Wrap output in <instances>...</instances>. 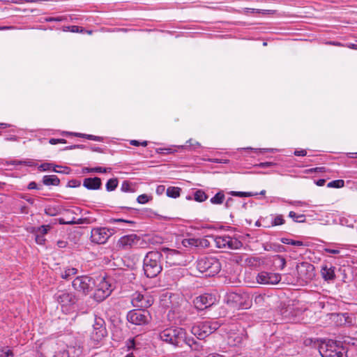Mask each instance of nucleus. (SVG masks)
I'll use <instances>...</instances> for the list:
<instances>
[{"label": "nucleus", "mask_w": 357, "mask_h": 357, "mask_svg": "<svg viewBox=\"0 0 357 357\" xmlns=\"http://www.w3.org/2000/svg\"><path fill=\"white\" fill-rule=\"evenodd\" d=\"M317 344L321 357H347V351L340 342L333 340H314V347Z\"/></svg>", "instance_id": "1"}, {"label": "nucleus", "mask_w": 357, "mask_h": 357, "mask_svg": "<svg viewBox=\"0 0 357 357\" xmlns=\"http://www.w3.org/2000/svg\"><path fill=\"white\" fill-rule=\"evenodd\" d=\"M162 253L158 251H150L146 253L143 260L144 275L149 278L156 277L162 270Z\"/></svg>", "instance_id": "2"}, {"label": "nucleus", "mask_w": 357, "mask_h": 357, "mask_svg": "<svg viewBox=\"0 0 357 357\" xmlns=\"http://www.w3.org/2000/svg\"><path fill=\"white\" fill-rule=\"evenodd\" d=\"M159 338L175 347H181L186 342V332L183 328L172 326L160 332Z\"/></svg>", "instance_id": "3"}, {"label": "nucleus", "mask_w": 357, "mask_h": 357, "mask_svg": "<svg viewBox=\"0 0 357 357\" xmlns=\"http://www.w3.org/2000/svg\"><path fill=\"white\" fill-rule=\"evenodd\" d=\"M196 267L204 277H213L220 271L222 266L217 258L208 256L199 257Z\"/></svg>", "instance_id": "4"}, {"label": "nucleus", "mask_w": 357, "mask_h": 357, "mask_svg": "<svg viewBox=\"0 0 357 357\" xmlns=\"http://www.w3.org/2000/svg\"><path fill=\"white\" fill-rule=\"evenodd\" d=\"M305 310V308H303L299 301H290L287 303L283 304L280 309V314L284 321L297 322L303 319L301 316Z\"/></svg>", "instance_id": "5"}, {"label": "nucleus", "mask_w": 357, "mask_h": 357, "mask_svg": "<svg viewBox=\"0 0 357 357\" xmlns=\"http://www.w3.org/2000/svg\"><path fill=\"white\" fill-rule=\"evenodd\" d=\"M54 298L61 305V310L65 314H69L75 311L78 297L74 292L67 290H58Z\"/></svg>", "instance_id": "6"}, {"label": "nucleus", "mask_w": 357, "mask_h": 357, "mask_svg": "<svg viewBox=\"0 0 357 357\" xmlns=\"http://www.w3.org/2000/svg\"><path fill=\"white\" fill-rule=\"evenodd\" d=\"M226 303L233 307L248 309L251 307L252 296L241 290L231 291L225 296Z\"/></svg>", "instance_id": "7"}, {"label": "nucleus", "mask_w": 357, "mask_h": 357, "mask_svg": "<svg viewBox=\"0 0 357 357\" xmlns=\"http://www.w3.org/2000/svg\"><path fill=\"white\" fill-rule=\"evenodd\" d=\"M161 252L165 255L166 263L169 266H187L192 260V256L174 249L162 248Z\"/></svg>", "instance_id": "8"}, {"label": "nucleus", "mask_w": 357, "mask_h": 357, "mask_svg": "<svg viewBox=\"0 0 357 357\" xmlns=\"http://www.w3.org/2000/svg\"><path fill=\"white\" fill-rule=\"evenodd\" d=\"M107 335L105 320L98 316H95L94 323L92 326V331L90 335V340L92 347H97L99 343Z\"/></svg>", "instance_id": "9"}, {"label": "nucleus", "mask_w": 357, "mask_h": 357, "mask_svg": "<svg viewBox=\"0 0 357 357\" xmlns=\"http://www.w3.org/2000/svg\"><path fill=\"white\" fill-rule=\"evenodd\" d=\"M220 326L215 321H204L193 326L191 331L198 339L202 340L218 330Z\"/></svg>", "instance_id": "10"}, {"label": "nucleus", "mask_w": 357, "mask_h": 357, "mask_svg": "<svg viewBox=\"0 0 357 357\" xmlns=\"http://www.w3.org/2000/svg\"><path fill=\"white\" fill-rule=\"evenodd\" d=\"M113 291V286L111 281L107 278H101L98 282L96 281L94 287L93 298L100 303L107 298Z\"/></svg>", "instance_id": "11"}, {"label": "nucleus", "mask_w": 357, "mask_h": 357, "mask_svg": "<svg viewBox=\"0 0 357 357\" xmlns=\"http://www.w3.org/2000/svg\"><path fill=\"white\" fill-rule=\"evenodd\" d=\"M95 285L96 280L87 275L77 276L72 282L73 289L85 296L94 289Z\"/></svg>", "instance_id": "12"}, {"label": "nucleus", "mask_w": 357, "mask_h": 357, "mask_svg": "<svg viewBox=\"0 0 357 357\" xmlns=\"http://www.w3.org/2000/svg\"><path fill=\"white\" fill-rule=\"evenodd\" d=\"M115 232L116 230L114 228L105 227H93L91 231L90 241L96 244H105Z\"/></svg>", "instance_id": "13"}, {"label": "nucleus", "mask_w": 357, "mask_h": 357, "mask_svg": "<svg viewBox=\"0 0 357 357\" xmlns=\"http://www.w3.org/2000/svg\"><path fill=\"white\" fill-rule=\"evenodd\" d=\"M151 315L147 310L135 309L130 310L127 314V320L132 324L143 326L151 321Z\"/></svg>", "instance_id": "14"}, {"label": "nucleus", "mask_w": 357, "mask_h": 357, "mask_svg": "<svg viewBox=\"0 0 357 357\" xmlns=\"http://www.w3.org/2000/svg\"><path fill=\"white\" fill-rule=\"evenodd\" d=\"M142 243V238L135 234L121 236L118 242L117 246L121 250H129L139 246Z\"/></svg>", "instance_id": "15"}, {"label": "nucleus", "mask_w": 357, "mask_h": 357, "mask_svg": "<svg viewBox=\"0 0 357 357\" xmlns=\"http://www.w3.org/2000/svg\"><path fill=\"white\" fill-rule=\"evenodd\" d=\"M281 279V274L268 271H261L256 277L257 282L259 284L266 285L278 284Z\"/></svg>", "instance_id": "16"}, {"label": "nucleus", "mask_w": 357, "mask_h": 357, "mask_svg": "<svg viewBox=\"0 0 357 357\" xmlns=\"http://www.w3.org/2000/svg\"><path fill=\"white\" fill-rule=\"evenodd\" d=\"M131 303L133 307L142 310L151 306L153 303V300L148 295H144L141 293L135 292L132 296Z\"/></svg>", "instance_id": "17"}, {"label": "nucleus", "mask_w": 357, "mask_h": 357, "mask_svg": "<svg viewBox=\"0 0 357 357\" xmlns=\"http://www.w3.org/2000/svg\"><path fill=\"white\" fill-rule=\"evenodd\" d=\"M216 301L215 297L210 294H204L196 297L193 303L199 310H203L213 305Z\"/></svg>", "instance_id": "18"}, {"label": "nucleus", "mask_w": 357, "mask_h": 357, "mask_svg": "<svg viewBox=\"0 0 357 357\" xmlns=\"http://www.w3.org/2000/svg\"><path fill=\"white\" fill-rule=\"evenodd\" d=\"M83 346L80 342H76L75 345L68 347V349H63L55 353L54 357H79L82 354Z\"/></svg>", "instance_id": "19"}, {"label": "nucleus", "mask_w": 357, "mask_h": 357, "mask_svg": "<svg viewBox=\"0 0 357 357\" xmlns=\"http://www.w3.org/2000/svg\"><path fill=\"white\" fill-rule=\"evenodd\" d=\"M331 318L337 326L349 327L353 325V316L347 312L332 314Z\"/></svg>", "instance_id": "20"}, {"label": "nucleus", "mask_w": 357, "mask_h": 357, "mask_svg": "<svg viewBox=\"0 0 357 357\" xmlns=\"http://www.w3.org/2000/svg\"><path fill=\"white\" fill-rule=\"evenodd\" d=\"M335 269L331 264H323L320 270L322 278L328 282L333 281L335 279Z\"/></svg>", "instance_id": "21"}, {"label": "nucleus", "mask_w": 357, "mask_h": 357, "mask_svg": "<svg viewBox=\"0 0 357 357\" xmlns=\"http://www.w3.org/2000/svg\"><path fill=\"white\" fill-rule=\"evenodd\" d=\"M83 186L90 190H99L102 186V181L99 177L86 178L83 181Z\"/></svg>", "instance_id": "22"}, {"label": "nucleus", "mask_w": 357, "mask_h": 357, "mask_svg": "<svg viewBox=\"0 0 357 357\" xmlns=\"http://www.w3.org/2000/svg\"><path fill=\"white\" fill-rule=\"evenodd\" d=\"M109 224H119L121 225L120 229L126 230L128 229L127 226L133 227L135 225V222L133 220H126L123 218H110L108 220Z\"/></svg>", "instance_id": "23"}, {"label": "nucleus", "mask_w": 357, "mask_h": 357, "mask_svg": "<svg viewBox=\"0 0 357 357\" xmlns=\"http://www.w3.org/2000/svg\"><path fill=\"white\" fill-rule=\"evenodd\" d=\"M206 242V240L195 238H183L181 241V244L189 248H197L203 245V242Z\"/></svg>", "instance_id": "24"}, {"label": "nucleus", "mask_w": 357, "mask_h": 357, "mask_svg": "<svg viewBox=\"0 0 357 357\" xmlns=\"http://www.w3.org/2000/svg\"><path fill=\"white\" fill-rule=\"evenodd\" d=\"M243 246L242 242L235 237L228 236L227 244H226L225 248L230 250H237Z\"/></svg>", "instance_id": "25"}, {"label": "nucleus", "mask_w": 357, "mask_h": 357, "mask_svg": "<svg viewBox=\"0 0 357 357\" xmlns=\"http://www.w3.org/2000/svg\"><path fill=\"white\" fill-rule=\"evenodd\" d=\"M43 183L47 186H57L60 184V180L56 175H45L43 177Z\"/></svg>", "instance_id": "26"}, {"label": "nucleus", "mask_w": 357, "mask_h": 357, "mask_svg": "<svg viewBox=\"0 0 357 357\" xmlns=\"http://www.w3.org/2000/svg\"><path fill=\"white\" fill-rule=\"evenodd\" d=\"M225 199V195L224 192L222 190H220L210 199V202L212 204L220 205L224 202Z\"/></svg>", "instance_id": "27"}, {"label": "nucleus", "mask_w": 357, "mask_h": 357, "mask_svg": "<svg viewBox=\"0 0 357 357\" xmlns=\"http://www.w3.org/2000/svg\"><path fill=\"white\" fill-rule=\"evenodd\" d=\"M184 344L188 345L191 348V349L194 351H199L203 349V346L199 342L195 340L193 338L186 337V342H185Z\"/></svg>", "instance_id": "28"}, {"label": "nucleus", "mask_w": 357, "mask_h": 357, "mask_svg": "<svg viewBox=\"0 0 357 357\" xmlns=\"http://www.w3.org/2000/svg\"><path fill=\"white\" fill-rule=\"evenodd\" d=\"M228 235L217 236L214 238L215 245L219 248H225Z\"/></svg>", "instance_id": "29"}, {"label": "nucleus", "mask_w": 357, "mask_h": 357, "mask_svg": "<svg viewBox=\"0 0 357 357\" xmlns=\"http://www.w3.org/2000/svg\"><path fill=\"white\" fill-rule=\"evenodd\" d=\"M111 168H106L102 167H84L82 170L83 173H107L110 172Z\"/></svg>", "instance_id": "30"}, {"label": "nucleus", "mask_w": 357, "mask_h": 357, "mask_svg": "<svg viewBox=\"0 0 357 357\" xmlns=\"http://www.w3.org/2000/svg\"><path fill=\"white\" fill-rule=\"evenodd\" d=\"M194 199L197 202H203L206 201L208 199V195L206 194V192L202 190H197L194 194Z\"/></svg>", "instance_id": "31"}, {"label": "nucleus", "mask_w": 357, "mask_h": 357, "mask_svg": "<svg viewBox=\"0 0 357 357\" xmlns=\"http://www.w3.org/2000/svg\"><path fill=\"white\" fill-rule=\"evenodd\" d=\"M77 273V269L75 268H67L61 273V278L65 280H70L72 276Z\"/></svg>", "instance_id": "32"}, {"label": "nucleus", "mask_w": 357, "mask_h": 357, "mask_svg": "<svg viewBox=\"0 0 357 357\" xmlns=\"http://www.w3.org/2000/svg\"><path fill=\"white\" fill-rule=\"evenodd\" d=\"M68 17H70L71 20H73L72 15H62V16H58V17H45L44 19V22H52L68 21Z\"/></svg>", "instance_id": "33"}, {"label": "nucleus", "mask_w": 357, "mask_h": 357, "mask_svg": "<svg viewBox=\"0 0 357 357\" xmlns=\"http://www.w3.org/2000/svg\"><path fill=\"white\" fill-rule=\"evenodd\" d=\"M181 189L178 187H169L167 189V195L169 197L177 198L180 196Z\"/></svg>", "instance_id": "34"}, {"label": "nucleus", "mask_w": 357, "mask_h": 357, "mask_svg": "<svg viewBox=\"0 0 357 357\" xmlns=\"http://www.w3.org/2000/svg\"><path fill=\"white\" fill-rule=\"evenodd\" d=\"M119 184V180L116 178H110L107 181L105 185L106 190L111 192L114 190Z\"/></svg>", "instance_id": "35"}, {"label": "nucleus", "mask_w": 357, "mask_h": 357, "mask_svg": "<svg viewBox=\"0 0 357 357\" xmlns=\"http://www.w3.org/2000/svg\"><path fill=\"white\" fill-rule=\"evenodd\" d=\"M289 217L291 218L296 222H304L305 220V215L297 214L294 211H290Z\"/></svg>", "instance_id": "36"}, {"label": "nucleus", "mask_w": 357, "mask_h": 357, "mask_svg": "<svg viewBox=\"0 0 357 357\" xmlns=\"http://www.w3.org/2000/svg\"><path fill=\"white\" fill-rule=\"evenodd\" d=\"M75 136L86 138L87 139L93 140L96 142H102L103 138L102 137L96 136L93 135L82 134V133H74Z\"/></svg>", "instance_id": "37"}, {"label": "nucleus", "mask_w": 357, "mask_h": 357, "mask_svg": "<svg viewBox=\"0 0 357 357\" xmlns=\"http://www.w3.org/2000/svg\"><path fill=\"white\" fill-rule=\"evenodd\" d=\"M341 342L347 345L357 347V338L352 337L350 336L343 337Z\"/></svg>", "instance_id": "38"}, {"label": "nucleus", "mask_w": 357, "mask_h": 357, "mask_svg": "<svg viewBox=\"0 0 357 357\" xmlns=\"http://www.w3.org/2000/svg\"><path fill=\"white\" fill-rule=\"evenodd\" d=\"M14 354L9 347H2L0 348V357H13Z\"/></svg>", "instance_id": "39"}, {"label": "nucleus", "mask_w": 357, "mask_h": 357, "mask_svg": "<svg viewBox=\"0 0 357 357\" xmlns=\"http://www.w3.org/2000/svg\"><path fill=\"white\" fill-rule=\"evenodd\" d=\"M344 185V181L342 179L334 180L329 182L327 184L328 188H340L343 187Z\"/></svg>", "instance_id": "40"}, {"label": "nucleus", "mask_w": 357, "mask_h": 357, "mask_svg": "<svg viewBox=\"0 0 357 357\" xmlns=\"http://www.w3.org/2000/svg\"><path fill=\"white\" fill-rule=\"evenodd\" d=\"M11 164L13 165H24L28 167H33L36 166V162L33 160H13Z\"/></svg>", "instance_id": "41"}, {"label": "nucleus", "mask_w": 357, "mask_h": 357, "mask_svg": "<svg viewBox=\"0 0 357 357\" xmlns=\"http://www.w3.org/2000/svg\"><path fill=\"white\" fill-rule=\"evenodd\" d=\"M281 242L284 244L292 245L296 246H301L303 245V242L299 241H294L287 238H282Z\"/></svg>", "instance_id": "42"}, {"label": "nucleus", "mask_w": 357, "mask_h": 357, "mask_svg": "<svg viewBox=\"0 0 357 357\" xmlns=\"http://www.w3.org/2000/svg\"><path fill=\"white\" fill-rule=\"evenodd\" d=\"M69 167H61L59 165H54L52 171L57 173H63V174H68L69 173Z\"/></svg>", "instance_id": "43"}, {"label": "nucleus", "mask_w": 357, "mask_h": 357, "mask_svg": "<svg viewBox=\"0 0 357 357\" xmlns=\"http://www.w3.org/2000/svg\"><path fill=\"white\" fill-rule=\"evenodd\" d=\"M284 220L282 215H278L274 219L272 220L271 225L272 226H278L281 225L284 223Z\"/></svg>", "instance_id": "44"}, {"label": "nucleus", "mask_w": 357, "mask_h": 357, "mask_svg": "<svg viewBox=\"0 0 357 357\" xmlns=\"http://www.w3.org/2000/svg\"><path fill=\"white\" fill-rule=\"evenodd\" d=\"M51 229V226L47 225H42L39 227L37 229V233H38L40 235L45 236Z\"/></svg>", "instance_id": "45"}, {"label": "nucleus", "mask_w": 357, "mask_h": 357, "mask_svg": "<svg viewBox=\"0 0 357 357\" xmlns=\"http://www.w3.org/2000/svg\"><path fill=\"white\" fill-rule=\"evenodd\" d=\"M54 166V165L52 164V163L45 162V163L41 164L38 167V169L40 171H43V172L49 171V170H51V169L52 170Z\"/></svg>", "instance_id": "46"}, {"label": "nucleus", "mask_w": 357, "mask_h": 357, "mask_svg": "<svg viewBox=\"0 0 357 357\" xmlns=\"http://www.w3.org/2000/svg\"><path fill=\"white\" fill-rule=\"evenodd\" d=\"M149 197L146 194L140 195L137 198V202L141 204H146L149 201Z\"/></svg>", "instance_id": "47"}, {"label": "nucleus", "mask_w": 357, "mask_h": 357, "mask_svg": "<svg viewBox=\"0 0 357 357\" xmlns=\"http://www.w3.org/2000/svg\"><path fill=\"white\" fill-rule=\"evenodd\" d=\"M89 222L86 221V219H82L79 218L77 220H71V221H67L64 222L60 220L61 224H67V225H73V224H83V223H88Z\"/></svg>", "instance_id": "48"}, {"label": "nucleus", "mask_w": 357, "mask_h": 357, "mask_svg": "<svg viewBox=\"0 0 357 357\" xmlns=\"http://www.w3.org/2000/svg\"><path fill=\"white\" fill-rule=\"evenodd\" d=\"M186 144H188V145H185L186 146H190L193 149H195L201 146V145L199 142H195L192 139H190L189 140H188L186 142Z\"/></svg>", "instance_id": "49"}, {"label": "nucleus", "mask_w": 357, "mask_h": 357, "mask_svg": "<svg viewBox=\"0 0 357 357\" xmlns=\"http://www.w3.org/2000/svg\"><path fill=\"white\" fill-rule=\"evenodd\" d=\"M275 260H278L279 261V267L280 268V269H283L286 265V260L285 259L280 256V255H277L276 256V258H275Z\"/></svg>", "instance_id": "50"}, {"label": "nucleus", "mask_w": 357, "mask_h": 357, "mask_svg": "<svg viewBox=\"0 0 357 357\" xmlns=\"http://www.w3.org/2000/svg\"><path fill=\"white\" fill-rule=\"evenodd\" d=\"M276 165L275 163L274 162H260L257 165H256V167H260V168H267V167H273V166H275Z\"/></svg>", "instance_id": "51"}, {"label": "nucleus", "mask_w": 357, "mask_h": 357, "mask_svg": "<svg viewBox=\"0 0 357 357\" xmlns=\"http://www.w3.org/2000/svg\"><path fill=\"white\" fill-rule=\"evenodd\" d=\"M121 190L122 192H128L130 191V183L127 181H124L121 186Z\"/></svg>", "instance_id": "52"}, {"label": "nucleus", "mask_w": 357, "mask_h": 357, "mask_svg": "<svg viewBox=\"0 0 357 357\" xmlns=\"http://www.w3.org/2000/svg\"><path fill=\"white\" fill-rule=\"evenodd\" d=\"M45 241L46 240H45L44 236L40 235L38 233H37L36 234V242L37 243V244L43 245L45 243Z\"/></svg>", "instance_id": "53"}, {"label": "nucleus", "mask_w": 357, "mask_h": 357, "mask_svg": "<svg viewBox=\"0 0 357 357\" xmlns=\"http://www.w3.org/2000/svg\"><path fill=\"white\" fill-rule=\"evenodd\" d=\"M50 144L54 145L57 144L59 143L65 144L66 143V140L64 139H55V138H51L49 141Z\"/></svg>", "instance_id": "54"}, {"label": "nucleus", "mask_w": 357, "mask_h": 357, "mask_svg": "<svg viewBox=\"0 0 357 357\" xmlns=\"http://www.w3.org/2000/svg\"><path fill=\"white\" fill-rule=\"evenodd\" d=\"M208 161L213 162V163H222V164H227L229 162V160L227 159H218V158L209 159Z\"/></svg>", "instance_id": "55"}, {"label": "nucleus", "mask_w": 357, "mask_h": 357, "mask_svg": "<svg viewBox=\"0 0 357 357\" xmlns=\"http://www.w3.org/2000/svg\"><path fill=\"white\" fill-rule=\"evenodd\" d=\"M235 202V200L231 198V197H229L226 201H225V208H227V209H229L230 208H231L234 202Z\"/></svg>", "instance_id": "56"}, {"label": "nucleus", "mask_w": 357, "mask_h": 357, "mask_svg": "<svg viewBox=\"0 0 357 357\" xmlns=\"http://www.w3.org/2000/svg\"><path fill=\"white\" fill-rule=\"evenodd\" d=\"M20 197L24 200H26L29 204H31V205H33L34 203H35V200L34 199L30 197H28L27 195H20Z\"/></svg>", "instance_id": "57"}, {"label": "nucleus", "mask_w": 357, "mask_h": 357, "mask_svg": "<svg viewBox=\"0 0 357 357\" xmlns=\"http://www.w3.org/2000/svg\"><path fill=\"white\" fill-rule=\"evenodd\" d=\"M229 194H231L233 196H236L239 197H245V192L231 191Z\"/></svg>", "instance_id": "58"}, {"label": "nucleus", "mask_w": 357, "mask_h": 357, "mask_svg": "<svg viewBox=\"0 0 357 357\" xmlns=\"http://www.w3.org/2000/svg\"><path fill=\"white\" fill-rule=\"evenodd\" d=\"M84 31L83 28L78 26H71L70 32L73 33H82Z\"/></svg>", "instance_id": "59"}, {"label": "nucleus", "mask_w": 357, "mask_h": 357, "mask_svg": "<svg viewBox=\"0 0 357 357\" xmlns=\"http://www.w3.org/2000/svg\"><path fill=\"white\" fill-rule=\"evenodd\" d=\"M281 201L282 202L287 203L289 204L294 205V206H299L301 204V202L300 201H289V200H286L284 199H281Z\"/></svg>", "instance_id": "60"}, {"label": "nucleus", "mask_w": 357, "mask_h": 357, "mask_svg": "<svg viewBox=\"0 0 357 357\" xmlns=\"http://www.w3.org/2000/svg\"><path fill=\"white\" fill-rule=\"evenodd\" d=\"M165 190V185H160L157 186L155 192L158 195H160L164 193Z\"/></svg>", "instance_id": "61"}, {"label": "nucleus", "mask_w": 357, "mask_h": 357, "mask_svg": "<svg viewBox=\"0 0 357 357\" xmlns=\"http://www.w3.org/2000/svg\"><path fill=\"white\" fill-rule=\"evenodd\" d=\"M80 185V182L77 180H71L68 183V186L70 188H75Z\"/></svg>", "instance_id": "62"}, {"label": "nucleus", "mask_w": 357, "mask_h": 357, "mask_svg": "<svg viewBox=\"0 0 357 357\" xmlns=\"http://www.w3.org/2000/svg\"><path fill=\"white\" fill-rule=\"evenodd\" d=\"M326 180L325 178H319L318 180L314 179V183L318 186H323L326 183Z\"/></svg>", "instance_id": "63"}, {"label": "nucleus", "mask_w": 357, "mask_h": 357, "mask_svg": "<svg viewBox=\"0 0 357 357\" xmlns=\"http://www.w3.org/2000/svg\"><path fill=\"white\" fill-rule=\"evenodd\" d=\"M56 244H57L59 248H66L67 246L68 243L66 241L59 240V241H57Z\"/></svg>", "instance_id": "64"}]
</instances>
